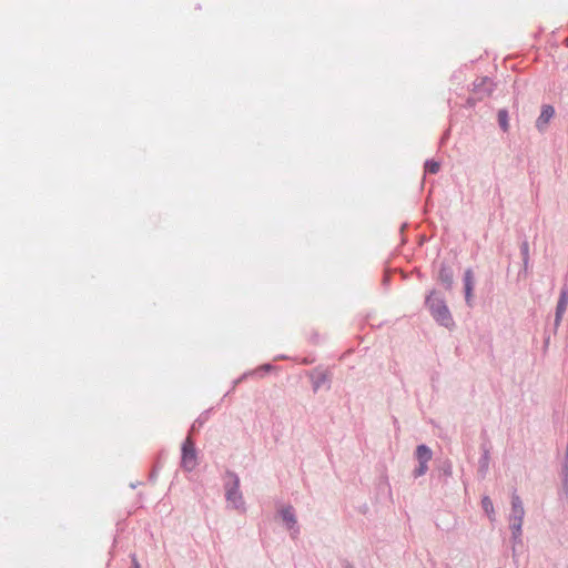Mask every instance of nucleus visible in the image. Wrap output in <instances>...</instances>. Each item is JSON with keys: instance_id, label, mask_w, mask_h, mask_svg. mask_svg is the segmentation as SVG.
Masks as SVG:
<instances>
[{"instance_id": "obj_1", "label": "nucleus", "mask_w": 568, "mask_h": 568, "mask_svg": "<svg viewBox=\"0 0 568 568\" xmlns=\"http://www.w3.org/2000/svg\"><path fill=\"white\" fill-rule=\"evenodd\" d=\"M427 305L432 312V315L435 317L437 322H439L442 325L446 327H450L454 325V321L449 313V310L442 298H439L435 294H430L427 298Z\"/></svg>"}, {"instance_id": "obj_2", "label": "nucleus", "mask_w": 568, "mask_h": 568, "mask_svg": "<svg viewBox=\"0 0 568 568\" xmlns=\"http://www.w3.org/2000/svg\"><path fill=\"white\" fill-rule=\"evenodd\" d=\"M525 509L520 497L514 493L511 496V514L509 517L510 528L514 538L517 539L521 535V526L524 523Z\"/></svg>"}, {"instance_id": "obj_3", "label": "nucleus", "mask_w": 568, "mask_h": 568, "mask_svg": "<svg viewBox=\"0 0 568 568\" xmlns=\"http://www.w3.org/2000/svg\"><path fill=\"white\" fill-rule=\"evenodd\" d=\"M197 464L195 447L193 440L187 437L182 446V466L186 470H192Z\"/></svg>"}, {"instance_id": "obj_4", "label": "nucleus", "mask_w": 568, "mask_h": 568, "mask_svg": "<svg viewBox=\"0 0 568 568\" xmlns=\"http://www.w3.org/2000/svg\"><path fill=\"white\" fill-rule=\"evenodd\" d=\"M416 457L419 462V466L415 470V476L418 477L426 473L427 463L432 459V450L425 445H419L416 448Z\"/></svg>"}, {"instance_id": "obj_5", "label": "nucleus", "mask_w": 568, "mask_h": 568, "mask_svg": "<svg viewBox=\"0 0 568 568\" xmlns=\"http://www.w3.org/2000/svg\"><path fill=\"white\" fill-rule=\"evenodd\" d=\"M554 115H555L554 106H551L549 104L544 105L541 109L540 115L536 120V128L541 132L545 131L549 121L552 119Z\"/></svg>"}, {"instance_id": "obj_6", "label": "nucleus", "mask_w": 568, "mask_h": 568, "mask_svg": "<svg viewBox=\"0 0 568 568\" xmlns=\"http://www.w3.org/2000/svg\"><path fill=\"white\" fill-rule=\"evenodd\" d=\"M568 306V291L562 290L557 303L555 324L558 326Z\"/></svg>"}, {"instance_id": "obj_7", "label": "nucleus", "mask_w": 568, "mask_h": 568, "mask_svg": "<svg viewBox=\"0 0 568 568\" xmlns=\"http://www.w3.org/2000/svg\"><path fill=\"white\" fill-rule=\"evenodd\" d=\"M227 500L235 507L240 508L243 506L242 495L239 491V481L236 480L234 486L227 490Z\"/></svg>"}, {"instance_id": "obj_8", "label": "nucleus", "mask_w": 568, "mask_h": 568, "mask_svg": "<svg viewBox=\"0 0 568 568\" xmlns=\"http://www.w3.org/2000/svg\"><path fill=\"white\" fill-rule=\"evenodd\" d=\"M464 281H465L466 302L468 304H470L471 292H473V287H474V274H473L471 270H467L465 272Z\"/></svg>"}, {"instance_id": "obj_9", "label": "nucleus", "mask_w": 568, "mask_h": 568, "mask_svg": "<svg viewBox=\"0 0 568 568\" xmlns=\"http://www.w3.org/2000/svg\"><path fill=\"white\" fill-rule=\"evenodd\" d=\"M283 520L286 523L288 528H292L296 524V519L292 511V507L282 510Z\"/></svg>"}, {"instance_id": "obj_10", "label": "nucleus", "mask_w": 568, "mask_h": 568, "mask_svg": "<svg viewBox=\"0 0 568 568\" xmlns=\"http://www.w3.org/2000/svg\"><path fill=\"white\" fill-rule=\"evenodd\" d=\"M483 508L489 518L494 519V505L489 497L485 496L481 500Z\"/></svg>"}, {"instance_id": "obj_11", "label": "nucleus", "mask_w": 568, "mask_h": 568, "mask_svg": "<svg viewBox=\"0 0 568 568\" xmlns=\"http://www.w3.org/2000/svg\"><path fill=\"white\" fill-rule=\"evenodd\" d=\"M498 122H499L500 128L505 132L508 131L509 123H508V113H507L506 110H499V112H498Z\"/></svg>"}, {"instance_id": "obj_12", "label": "nucleus", "mask_w": 568, "mask_h": 568, "mask_svg": "<svg viewBox=\"0 0 568 568\" xmlns=\"http://www.w3.org/2000/svg\"><path fill=\"white\" fill-rule=\"evenodd\" d=\"M439 168H440V165L436 161H427L425 164L426 172L432 173V174L437 173L439 171Z\"/></svg>"}, {"instance_id": "obj_13", "label": "nucleus", "mask_w": 568, "mask_h": 568, "mask_svg": "<svg viewBox=\"0 0 568 568\" xmlns=\"http://www.w3.org/2000/svg\"><path fill=\"white\" fill-rule=\"evenodd\" d=\"M440 277L443 281L450 283L452 276L449 274H444V271L440 273Z\"/></svg>"}, {"instance_id": "obj_14", "label": "nucleus", "mask_w": 568, "mask_h": 568, "mask_svg": "<svg viewBox=\"0 0 568 568\" xmlns=\"http://www.w3.org/2000/svg\"><path fill=\"white\" fill-rule=\"evenodd\" d=\"M349 568H352V567H349Z\"/></svg>"}]
</instances>
